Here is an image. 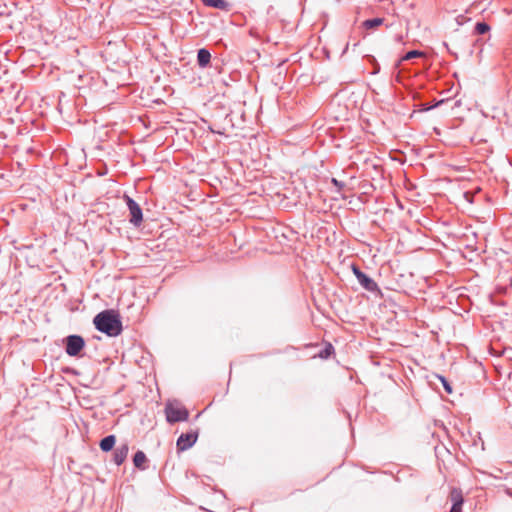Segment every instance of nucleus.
I'll list each match as a JSON object with an SVG mask.
<instances>
[{
	"instance_id": "obj_1",
	"label": "nucleus",
	"mask_w": 512,
	"mask_h": 512,
	"mask_svg": "<svg viewBox=\"0 0 512 512\" xmlns=\"http://www.w3.org/2000/svg\"><path fill=\"white\" fill-rule=\"evenodd\" d=\"M93 322L97 330L105 333L109 337H116L122 332V322L120 317L113 310L100 312L95 316Z\"/></svg>"
},
{
	"instance_id": "obj_3",
	"label": "nucleus",
	"mask_w": 512,
	"mask_h": 512,
	"mask_svg": "<svg viewBox=\"0 0 512 512\" xmlns=\"http://www.w3.org/2000/svg\"><path fill=\"white\" fill-rule=\"evenodd\" d=\"M124 200L129 211V222L133 226L139 227L143 221V213L141 207L128 195H124Z\"/></svg>"
},
{
	"instance_id": "obj_2",
	"label": "nucleus",
	"mask_w": 512,
	"mask_h": 512,
	"mask_svg": "<svg viewBox=\"0 0 512 512\" xmlns=\"http://www.w3.org/2000/svg\"><path fill=\"white\" fill-rule=\"evenodd\" d=\"M165 414L169 423L187 421L189 417V412L185 407L171 402L166 404Z\"/></svg>"
},
{
	"instance_id": "obj_11",
	"label": "nucleus",
	"mask_w": 512,
	"mask_h": 512,
	"mask_svg": "<svg viewBox=\"0 0 512 512\" xmlns=\"http://www.w3.org/2000/svg\"><path fill=\"white\" fill-rule=\"evenodd\" d=\"M203 3L208 7L225 10L228 7V3L225 0H202Z\"/></svg>"
},
{
	"instance_id": "obj_4",
	"label": "nucleus",
	"mask_w": 512,
	"mask_h": 512,
	"mask_svg": "<svg viewBox=\"0 0 512 512\" xmlns=\"http://www.w3.org/2000/svg\"><path fill=\"white\" fill-rule=\"evenodd\" d=\"M352 271L357 278L359 284L367 291L369 292H380L379 286L377 283L370 278L368 275H366L364 272H362L357 266H352Z\"/></svg>"
},
{
	"instance_id": "obj_12",
	"label": "nucleus",
	"mask_w": 512,
	"mask_h": 512,
	"mask_svg": "<svg viewBox=\"0 0 512 512\" xmlns=\"http://www.w3.org/2000/svg\"><path fill=\"white\" fill-rule=\"evenodd\" d=\"M450 500L452 503H454L456 505L463 504L464 499H463V494H462L461 489L453 488L450 492Z\"/></svg>"
},
{
	"instance_id": "obj_19",
	"label": "nucleus",
	"mask_w": 512,
	"mask_h": 512,
	"mask_svg": "<svg viewBox=\"0 0 512 512\" xmlns=\"http://www.w3.org/2000/svg\"><path fill=\"white\" fill-rule=\"evenodd\" d=\"M332 182L336 185V186H342L335 178L332 179Z\"/></svg>"
},
{
	"instance_id": "obj_13",
	"label": "nucleus",
	"mask_w": 512,
	"mask_h": 512,
	"mask_svg": "<svg viewBox=\"0 0 512 512\" xmlns=\"http://www.w3.org/2000/svg\"><path fill=\"white\" fill-rule=\"evenodd\" d=\"M383 22H384V19L380 18V17L367 19L363 22V27L366 29H374V28L382 25Z\"/></svg>"
},
{
	"instance_id": "obj_7",
	"label": "nucleus",
	"mask_w": 512,
	"mask_h": 512,
	"mask_svg": "<svg viewBox=\"0 0 512 512\" xmlns=\"http://www.w3.org/2000/svg\"><path fill=\"white\" fill-rule=\"evenodd\" d=\"M129 446L127 443L120 444L113 452V461L117 466L123 464L127 458Z\"/></svg>"
},
{
	"instance_id": "obj_17",
	"label": "nucleus",
	"mask_w": 512,
	"mask_h": 512,
	"mask_svg": "<svg viewBox=\"0 0 512 512\" xmlns=\"http://www.w3.org/2000/svg\"><path fill=\"white\" fill-rule=\"evenodd\" d=\"M442 383H443V387L444 389L448 392V393H451L452 392V387L450 386V384L448 383V381L444 378V377H440Z\"/></svg>"
},
{
	"instance_id": "obj_20",
	"label": "nucleus",
	"mask_w": 512,
	"mask_h": 512,
	"mask_svg": "<svg viewBox=\"0 0 512 512\" xmlns=\"http://www.w3.org/2000/svg\"><path fill=\"white\" fill-rule=\"evenodd\" d=\"M508 493L512 496V491L510 492V490H509Z\"/></svg>"
},
{
	"instance_id": "obj_6",
	"label": "nucleus",
	"mask_w": 512,
	"mask_h": 512,
	"mask_svg": "<svg viewBox=\"0 0 512 512\" xmlns=\"http://www.w3.org/2000/svg\"><path fill=\"white\" fill-rule=\"evenodd\" d=\"M198 434L197 432H188L181 434L177 439V449L179 451H185L191 448L197 441Z\"/></svg>"
},
{
	"instance_id": "obj_8",
	"label": "nucleus",
	"mask_w": 512,
	"mask_h": 512,
	"mask_svg": "<svg viewBox=\"0 0 512 512\" xmlns=\"http://www.w3.org/2000/svg\"><path fill=\"white\" fill-rule=\"evenodd\" d=\"M210 60H211V54L207 49L201 48L198 50L197 62L200 67H202V68L206 67L210 63Z\"/></svg>"
},
{
	"instance_id": "obj_9",
	"label": "nucleus",
	"mask_w": 512,
	"mask_h": 512,
	"mask_svg": "<svg viewBox=\"0 0 512 512\" xmlns=\"http://www.w3.org/2000/svg\"><path fill=\"white\" fill-rule=\"evenodd\" d=\"M115 442L116 437L114 435H108L100 441V448L102 451L108 452L113 449Z\"/></svg>"
},
{
	"instance_id": "obj_15",
	"label": "nucleus",
	"mask_w": 512,
	"mask_h": 512,
	"mask_svg": "<svg viewBox=\"0 0 512 512\" xmlns=\"http://www.w3.org/2000/svg\"><path fill=\"white\" fill-rule=\"evenodd\" d=\"M490 30V26L485 22H478L475 25V33L483 35Z\"/></svg>"
},
{
	"instance_id": "obj_14",
	"label": "nucleus",
	"mask_w": 512,
	"mask_h": 512,
	"mask_svg": "<svg viewBox=\"0 0 512 512\" xmlns=\"http://www.w3.org/2000/svg\"><path fill=\"white\" fill-rule=\"evenodd\" d=\"M422 56H424V53L422 51L411 50V51L407 52L404 56H402V58L399 60V64L403 61H408V60H411V59H414L417 57H422Z\"/></svg>"
},
{
	"instance_id": "obj_5",
	"label": "nucleus",
	"mask_w": 512,
	"mask_h": 512,
	"mask_svg": "<svg viewBox=\"0 0 512 512\" xmlns=\"http://www.w3.org/2000/svg\"><path fill=\"white\" fill-rule=\"evenodd\" d=\"M85 345L84 339L79 335H70L66 338V353L77 356Z\"/></svg>"
},
{
	"instance_id": "obj_16",
	"label": "nucleus",
	"mask_w": 512,
	"mask_h": 512,
	"mask_svg": "<svg viewBox=\"0 0 512 512\" xmlns=\"http://www.w3.org/2000/svg\"><path fill=\"white\" fill-rule=\"evenodd\" d=\"M332 350L333 347L331 344H329L323 351L320 352L319 356L322 358H327L331 354Z\"/></svg>"
},
{
	"instance_id": "obj_18",
	"label": "nucleus",
	"mask_w": 512,
	"mask_h": 512,
	"mask_svg": "<svg viewBox=\"0 0 512 512\" xmlns=\"http://www.w3.org/2000/svg\"><path fill=\"white\" fill-rule=\"evenodd\" d=\"M463 504H454L452 503V507L450 509V512H461Z\"/></svg>"
},
{
	"instance_id": "obj_10",
	"label": "nucleus",
	"mask_w": 512,
	"mask_h": 512,
	"mask_svg": "<svg viewBox=\"0 0 512 512\" xmlns=\"http://www.w3.org/2000/svg\"><path fill=\"white\" fill-rule=\"evenodd\" d=\"M147 461V457L143 451H137L133 457L134 466L140 470H144V464Z\"/></svg>"
}]
</instances>
